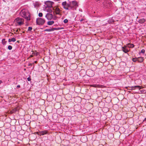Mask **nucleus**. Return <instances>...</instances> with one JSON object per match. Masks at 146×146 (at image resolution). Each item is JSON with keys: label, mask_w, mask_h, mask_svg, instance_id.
Masks as SVG:
<instances>
[{"label": "nucleus", "mask_w": 146, "mask_h": 146, "mask_svg": "<svg viewBox=\"0 0 146 146\" xmlns=\"http://www.w3.org/2000/svg\"><path fill=\"white\" fill-rule=\"evenodd\" d=\"M5 39H3L2 40V43L3 45L6 44V43L7 42V41H5Z\"/></svg>", "instance_id": "5701e85b"}, {"label": "nucleus", "mask_w": 146, "mask_h": 146, "mask_svg": "<svg viewBox=\"0 0 146 146\" xmlns=\"http://www.w3.org/2000/svg\"><path fill=\"white\" fill-rule=\"evenodd\" d=\"M17 111V109L16 108H15L13 109L12 110L10 111V113L12 114L15 113Z\"/></svg>", "instance_id": "f3484780"}, {"label": "nucleus", "mask_w": 146, "mask_h": 146, "mask_svg": "<svg viewBox=\"0 0 146 146\" xmlns=\"http://www.w3.org/2000/svg\"><path fill=\"white\" fill-rule=\"evenodd\" d=\"M84 19H82L80 20V22H82V21H84Z\"/></svg>", "instance_id": "e433bc0d"}, {"label": "nucleus", "mask_w": 146, "mask_h": 146, "mask_svg": "<svg viewBox=\"0 0 146 146\" xmlns=\"http://www.w3.org/2000/svg\"><path fill=\"white\" fill-rule=\"evenodd\" d=\"M32 29V27H29L28 28V31H31Z\"/></svg>", "instance_id": "bb28decb"}, {"label": "nucleus", "mask_w": 146, "mask_h": 146, "mask_svg": "<svg viewBox=\"0 0 146 146\" xmlns=\"http://www.w3.org/2000/svg\"><path fill=\"white\" fill-rule=\"evenodd\" d=\"M74 54V52H71V53H69L68 54V56L69 57H70V58H71V57H70V55L71 54Z\"/></svg>", "instance_id": "c756f323"}, {"label": "nucleus", "mask_w": 146, "mask_h": 146, "mask_svg": "<svg viewBox=\"0 0 146 146\" xmlns=\"http://www.w3.org/2000/svg\"><path fill=\"white\" fill-rule=\"evenodd\" d=\"M21 16L24 18L27 21L30 20V14L27 12H26L25 10H22L20 13Z\"/></svg>", "instance_id": "f257e3e1"}, {"label": "nucleus", "mask_w": 146, "mask_h": 146, "mask_svg": "<svg viewBox=\"0 0 146 146\" xmlns=\"http://www.w3.org/2000/svg\"><path fill=\"white\" fill-rule=\"evenodd\" d=\"M55 29V28H51L49 29H47L44 30V31L50 32L54 31Z\"/></svg>", "instance_id": "dca6fc26"}, {"label": "nucleus", "mask_w": 146, "mask_h": 146, "mask_svg": "<svg viewBox=\"0 0 146 146\" xmlns=\"http://www.w3.org/2000/svg\"><path fill=\"white\" fill-rule=\"evenodd\" d=\"M55 12L56 13L57 15H60L61 14L60 13V12L61 11L60 9L58 7H56L55 9Z\"/></svg>", "instance_id": "9b49d317"}, {"label": "nucleus", "mask_w": 146, "mask_h": 146, "mask_svg": "<svg viewBox=\"0 0 146 146\" xmlns=\"http://www.w3.org/2000/svg\"><path fill=\"white\" fill-rule=\"evenodd\" d=\"M70 3H67L66 1L63 2L62 5L63 8L66 10H69L70 9Z\"/></svg>", "instance_id": "39448f33"}, {"label": "nucleus", "mask_w": 146, "mask_h": 146, "mask_svg": "<svg viewBox=\"0 0 146 146\" xmlns=\"http://www.w3.org/2000/svg\"><path fill=\"white\" fill-rule=\"evenodd\" d=\"M132 60L134 62H135L137 61H138L137 58H133L132 59Z\"/></svg>", "instance_id": "b1692460"}, {"label": "nucleus", "mask_w": 146, "mask_h": 146, "mask_svg": "<svg viewBox=\"0 0 146 146\" xmlns=\"http://www.w3.org/2000/svg\"><path fill=\"white\" fill-rule=\"evenodd\" d=\"M33 56V55H30V56L29 57L30 58H31V57H32Z\"/></svg>", "instance_id": "4c0bfd02"}, {"label": "nucleus", "mask_w": 146, "mask_h": 146, "mask_svg": "<svg viewBox=\"0 0 146 146\" xmlns=\"http://www.w3.org/2000/svg\"><path fill=\"white\" fill-rule=\"evenodd\" d=\"M16 39L14 38H13L11 39H9L8 40L9 42H11V41L15 42L16 41Z\"/></svg>", "instance_id": "a211bd4d"}, {"label": "nucleus", "mask_w": 146, "mask_h": 146, "mask_svg": "<svg viewBox=\"0 0 146 146\" xmlns=\"http://www.w3.org/2000/svg\"><path fill=\"white\" fill-rule=\"evenodd\" d=\"M114 21L113 20V19H112L111 18V19H109L108 21V23H112L113 22H114Z\"/></svg>", "instance_id": "412c9836"}, {"label": "nucleus", "mask_w": 146, "mask_h": 146, "mask_svg": "<svg viewBox=\"0 0 146 146\" xmlns=\"http://www.w3.org/2000/svg\"><path fill=\"white\" fill-rule=\"evenodd\" d=\"M48 131L47 130H44L42 131H39V134L40 135H44L47 134L48 133Z\"/></svg>", "instance_id": "9d476101"}, {"label": "nucleus", "mask_w": 146, "mask_h": 146, "mask_svg": "<svg viewBox=\"0 0 146 146\" xmlns=\"http://www.w3.org/2000/svg\"><path fill=\"white\" fill-rule=\"evenodd\" d=\"M101 146H103V145H101Z\"/></svg>", "instance_id": "79ce46f5"}, {"label": "nucleus", "mask_w": 146, "mask_h": 146, "mask_svg": "<svg viewBox=\"0 0 146 146\" xmlns=\"http://www.w3.org/2000/svg\"><path fill=\"white\" fill-rule=\"evenodd\" d=\"M20 87V86L19 85H18L17 86V88H19Z\"/></svg>", "instance_id": "c9c22d12"}, {"label": "nucleus", "mask_w": 146, "mask_h": 146, "mask_svg": "<svg viewBox=\"0 0 146 146\" xmlns=\"http://www.w3.org/2000/svg\"><path fill=\"white\" fill-rule=\"evenodd\" d=\"M146 121V117L145 118V119H144V120L143 121Z\"/></svg>", "instance_id": "58836bf2"}, {"label": "nucleus", "mask_w": 146, "mask_h": 146, "mask_svg": "<svg viewBox=\"0 0 146 146\" xmlns=\"http://www.w3.org/2000/svg\"><path fill=\"white\" fill-rule=\"evenodd\" d=\"M37 61H35V63H37Z\"/></svg>", "instance_id": "a19ab883"}, {"label": "nucleus", "mask_w": 146, "mask_h": 146, "mask_svg": "<svg viewBox=\"0 0 146 146\" xmlns=\"http://www.w3.org/2000/svg\"><path fill=\"white\" fill-rule=\"evenodd\" d=\"M122 50L125 53H127L129 52L126 46L122 47Z\"/></svg>", "instance_id": "1a4fd4ad"}, {"label": "nucleus", "mask_w": 146, "mask_h": 146, "mask_svg": "<svg viewBox=\"0 0 146 146\" xmlns=\"http://www.w3.org/2000/svg\"><path fill=\"white\" fill-rule=\"evenodd\" d=\"M86 73L90 77H93L95 74L94 71L90 69H88L86 71Z\"/></svg>", "instance_id": "423d86ee"}, {"label": "nucleus", "mask_w": 146, "mask_h": 146, "mask_svg": "<svg viewBox=\"0 0 146 146\" xmlns=\"http://www.w3.org/2000/svg\"><path fill=\"white\" fill-rule=\"evenodd\" d=\"M141 93H144L145 92V90H142L139 91Z\"/></svg>", "instance_id": "473e14b6"}, {"label": "nucleus", "mask_w": 146, "mask_h": 146, "mask_svg": "<svg viewBox=\"0 0 146 146\" xmlns=\"http://www.w3.org/2000/svg\"><path fill=\"white\" fill-rule=\"evenodd\" d=\"M92 86L94 87H101L104 88V86L101 85H92Z\"/></svg>", "instance_id": "2eb2a0df"}, {"label": "nucleus", "mask_w": 146, "mask_h": 146, "mask_svg": "<svg viewBox=\"0 0 146 146\" xmlns=\"http://www.w3.org/2000/svg\"><path fill=\"white\" fill-rule=\"evenodd\" d=\"M52 14L49 13H47L45 15V17L48 20H50L52 18Z\"/></svg>", "instance_id": "6e6552de"}, {"label": "nucleus", "mask_w": 146, "mask_h": 146, "mask_svg": "<svg viewBox=\"0 0 146 146\" xmlns=\"http://www.w3.org/2000/svg\"><path fill=\"white\" fill-rule=\"evenodd\" d=\"M145 21V20L144 19H139L138 22L140 23H144Z\"/></svg>", "instance_id": "4468645a"}, {"label": "nucleus", "mask_w": 146, "mask_h": 146, "mask_svg": "<svg viewBox=\"0 0 146 146\" xmlns=\"http://www.w3.org/2000/svg\"><path fill=\"white\" fill-rule=\"evenodd\" d=\"M126 88L127 89V90H134V87L133 86L131 87H126Z\"/></svg>", "instance_id": "aec40b11"}, {"label": "nucleus", "mask_w": 146, "mask_h": 146, "mask_svg": "<svg viewBox=\"0 0 146 146\" xmlns=\"http://www.w3.org/2000/svg\"><path fill=\"white\" fill-rule=\"evenodd\" d=\"M20 30V29H14V31H15L16 32H18Z\"/></svg>", "instance_id": "393cba45"}, {"label": "nucleus", "mask_w": 146, "mask_h": 146, "mask_svg": "<svg viewBox=\"0 0 146 146\" xmlns=\"http://www.w3.org/2000/svg\"><path fill=\"white\" fill-rule=\"evenodd\" d=\"M39 54V53L38 52H36V53L35 52H33L32 54L37 56Z\"/></svg>", "instance_id": "a878e982"}, {"label": "nucleus", "mask_w": 146, "mask_h": 146, "mask_svg": "<svg viewBox=\"0 0 146 146\" xmlns=\"http://www.w3.org/2000/svg\"><path fill=\"white\" fill-rule=\"evenodd\" d=\"M38 16L40 17H41L42 16L43 14L41 13H38Z\"/></svg>", "instance_id": "c85d7f7f"}, {"label": "nucleus", "mask_w": 146, "mask_h": 146, "mask_svg": "<svg viewBox=\"0 0 146 146\" xmlns=\"http://www.w3.org/2000/svg\"><path fill=\"white\" fill-rule=\"evenodd\" d=\"M50 4H51V6H50L49 7H46V11L47 12H49V13H51L52 12V10L51 8H50L51 7H52V4L53 3L52 2H50Z\"/></svg>", "instance_id": "0eeeda50"}, {"label": "nucleus", "mask_w": 146, "mask_h": 146, "mask_svg": "<svg viewBox=\"0 0 146 146\" xmlns=\"http://www.w3.org/2000/svg\"><path fill=\"white\" fill-rule=\"evenodd\" d=\"M145 52V50L144 49H142L141 51V52L142 53L144 54Z\"/></svg>", "instance_id": "2f4dec72"}, {"label": "nucleus", "mask_w": 146, "mask_h": 146, "mask_svg": "<svg viewBox=\"0 0 146 146\" xmlns=\"http://www.w3.org/2000/svg\"><path fill=\"white\" fill-rule=\"evenodd\" d=\"M138 62H143L144 60V58L143 57H140L137 58Z\"/></svg>", "instance_id": "f8f14e48"}, {"label": "nucleus", "mask_w": 146, "mask_h": 146, "mask_svg": "<svg viewBox=\"0 0 146 146\" xmlns=\"http://www.w3.org/2000/svg\"><path fill=\"white\" fill-rule=\"evenodd\" d=\"M28 80V81H30L31 80V78H30L29 77H28L27 79Z\"/></svg>", "instance_id": "72a5a7b5"}, {"label": "nucleus", "mask_w": 146, "mask_h": 146, "mask_svg": "<svg viewBox=\"0 0 146 146\" xmlns=\"http://www.w3.org/2000/svg\"><path fill=\"white\" fill-rule=\"evenodd\" d=\"M2 83V81L1 80H0V84H1V83Z\"/></svg>", "instance_id": "ea45409f"}, {"label": "nucleus", "mask_w": 146, "mask_h": 146, "mask_svg": "<svg viewBox=\"0 0 146 146\" xmlns=\"http://www.w3.org/2000/svg\"><path fill=\"white\" fill-rule=\"evenodd\" d=\"M45 22V21L44 19L40 18H37L36 20V24L38 25H43Z\"/></svg>", "instance_id": "7ed1b4c3"}, {"label": "nucleus", "mask_w": 146, "mask_h": 146, "mask_svg": "<svg viewBox=\"0 0 146 146\" xmlns=\"http://www.w3.org/2000/svg\"><path fill=\"white\" fill-rule=\"evenodd\" d=\"M8 48L9 50H11L12 49V47L11 45H9L8 47Z\"/></svg>", "instance_id": "cd10ccee"}, {"label": "nucleus", "mask_w": 146, "mask_h": 146, "mask_svg": "<svg viewBox=\"0 0 146 146\" xmlns=\"http://www.w3.org/2000/svg\"><path fill=\"white\" fill-rule=\"evenodd\" d=\"M33 65L32 63H30L29 64V66H32Z\"/></svg>", "instance_id": "f704fd0d"}, {"label": "nucleus", "mask_w": 146, "mask_h": 146, "mask_svg": "<svg viewBox=\"0 0 146 146\" xmlns=\"http://www.w3.org/2000/svg\"><path fill=\"white\" fill-rule=\"evenodd\" d=\"M15 21L16 22L17 25L21 26L24 24V20L21 18H17L15 19Z\"/></svg>", "instance_id": "20e7f679"}, {"label": "nucleus", "mask_w": 146, "mask_h": 146, "mask_svg": "<svg viewBox=\"0 0 146 146\" xmlns=\"http://www.w3.org/2000/svg\"><path fill=\"white\" fill-rule=\"evenodd\" d=\"M70 9L74 10V8H75L76 9V7L78 6V4L77 2L76 1H73L70 2Z\"/></svg>", "instance_id": "f03ea898"}, {"label": "nucleus", "mask_w": 146, "mask_h": 146, "mask_svg": "<svg viewBox=\"0 0 146 146\" xmlns=\"http://www.w3.org/2000/svg\"><path fill=\"white\" fill-rule=\"evenodd\" d=\"M54 23V21H49L47 22V24L49 25H51L53 24Z\"/></svg>", "instance_id": "6ab92c4d"}, {"label": "nucleus", "mask_w": 146, "mask_h": 146, "mask_svg": "<svg viewBox=\"0 0 146 146\" xmlns=\"http://www.w3.org/2000/svg\"><path fill=\"white\" fill-rule=\"evenodd\" d=\"M133 87L134 88V90L136 89H138L139 90H140L142 88L141 86H135Z\"/></svg>", "instance_id": "ddd939ff"}, {"label": "nucleus", "mask_w": 146, "mask_h": 146, "mask_svg": "<svg viewBox=\"0 0 146 146\" xmlns=\"http://www.w3.org/2000/svg\"><path fill=\"white\" fill-rule=\"evenodd\" d=\"M128 46L130 48H133L134 46V45L133 44L129 43L127 44Z\"/></svg>", "instance_id": "4be33fe9"}, {"label": "nucleus", "mask_w": 146, "mask_h": 146, "mask_svg": "<svg viewBox=\"0 0 146 146\" xmlns=\"http://www.w3.org/2000/svg\"><path fill=\"white\" fill-rule=\"evenodd\" d=\"M63 22L64 23H66L68 22V20L67 19H66L64 20Z\"/></svg>", "instance_id": "7c9ffc66"}]
</instances>
